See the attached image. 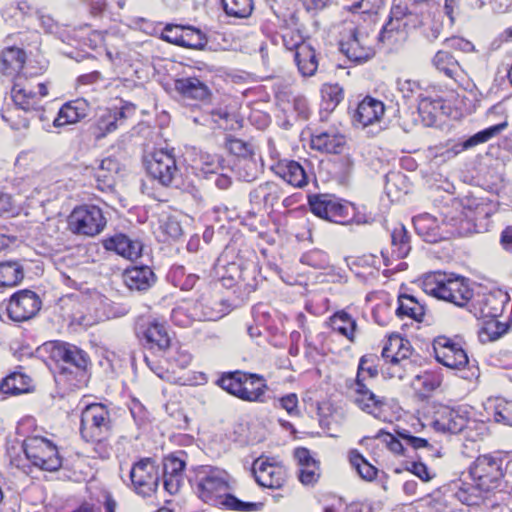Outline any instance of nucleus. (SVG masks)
<instances>
[{
  "label": "nucleus",
  "mask_w": 512,
  "mask_h": 512,
  "mask_svg": "<svg viewBox=\"0 0 512 512\" xmlns=\"http://www.w3.org/2000/svg\"><path fill=\"white\" fill-rule=\"evenodd\" d=\"M122 277L127 288L136 292L148 291L157 281V276L153 269L147 265H132L127 267Z\"/></svg>",
  "instance_id": "20"
},
{
  "label": "nucleus",
  "mask_w": 512,
  "mask_h": 512,
  "mask_svg": "<svg viewBox=\"0 0 512 512\" xmlns=\"http://www.w3.org/2000/svg\"><path fill=\"white\" fill-rule=\"evenodd\" d=\"M345 143V137L334 130L316 131L311 136V147L321 152L339 154Z\"/></svg>",
  "instance_id": "30"
},
{
  "label": "nucleus",
  "mask_w": 512,
  "mask_h": 512,
  "mask_svg": "<svg viewBox=\"0 0 512 512\" xmlns=\"http://www.w3.org/2000/svg\"><path fill=\"white\" fill-rule=\"evenodd\" d=\"M160 230L165 236L163 239L164 242L169 240L175 241L179 239L183 234L180 222L176 217L173 216H169L161 222Z\"/></svg>",
  "instance_id": "58"
},
{
  "label": "nucleus",
  "mask_w": 512,
  "mask_h": 512,
  "mask_svg": "<svg viewBox=\"0 0 512 512\" xmlns=\"http://www.w3.org/2000/svg\"><path fill=\"white\" fill-rule=\"evenodd\" d=\"M433 349L436 360L451 369H461L469 363L465 350L456 342L445 336L434 340Z\"/></svg>",
  "instance_id": "16"
},
{
  "label": "nucleus",
  "mask_w": 512,
  "mask_h": 512,
  "mask_svg": "<svg viewBox=\"0 0 512 512\" xmlns=\"http://www.w3.org/2000/svg\"><path fill=\"white\" fill-rule=\"evenodd\" d=\"M251 378V376H246V372L236 370L227 373H223L222 376L217 380V384L225 391L230 393L231 395L236 396L237 398L255 402L261 400V390L260 388L252 389L244 387L245 381Z\"/></svg>",
  "instance_id": "17"
},
{
  "label": "nucleus",
  "mask_w": 512,
  "mask_h": 512,
  "mask_svg": "<svg viewBox=\"0 0 512 512\" xmlns=\"http://www.w3.org/2000/svg\"><path fill=\"white\" fill-rule=\"evenodd\" d=\"M495 422L512 427V401H499L493 413Z\"/></svg>",
  "instance_id": "62"
},
{
  "label": "nucleus",
  "mask_w": 512,
  "mask_h": 512,
  "mask_svg": "<svg viewBox=\"0 0 512 512\" xmlns=\"http://www.w3.org/2000/svg\"><path fill=\"white\" fill-rule=\"evenodd\" d=\"M329 325L333 331L354 342L357 323L349 313L344 310L335 312L329 318Z\"/></svg>",
  "instance_id": "39"
},
{
  "label": "nucleus",
  "mask_w": 512,
  "mask_h": 512,
  "mask_svg": "<svg viewBox=\"0 0 512 512\" xmlns=\"http://www.w3.org/2000/svg\"><path fill=\"white\" fill-rule=\"evenodd\" d=\"M190 305L197 321H216L225 315L222 303L209 292L201 294Z\"/></svg>",
  "instance_id": "25"
},
{
  "label": "nucleus",
  "mask_w": 512,
  "mask_h": 512,
  "mask_svg": "<svg viewBox=\"0 0 512 512\" xmlns=\"http://www.w3.org/2000/svg\"><path fill=\"white\" fill-rule=\"evenodd\" d=\"M148 175L162 186H171L179 177L180 170L173 151L159 149L144 160Z\"/></svg>",
  "instance_id": "12"
},
{
  "label": "nucleus",
  "mask_w": 512,
  "mask_h": 512,
  "mask_svg": "<svg viewBox=\"0 0 512 512\" xmlns=\"http://www.w3.org/2000/svg\"><path fill=\"white\" fill-rule=\"evenodd\" d=\"M300 261L302 264L316 269H325L329 266V257L327 253L320 249L307 251L301 256Z\"/></svg>",
  "instance_id": "56"
},
{
  "label": "nucleus",
  "mask_w": 512,
  "mask_h": 512,
  "mask_svg": "<svg viewBox=\"0 0 512 512\" xmlns=\"http://www.w3.org/2000/svg\"><path fill=\"white\" fill-rule=\"evenodd\" d=\"M397 89L405 99H410L414 96H417L418 102L420 101V93H425L420 83L411 79H398Z\"/></svg>",
  "instance_id": "61"
},
{
  "label": "nucleus",
  "mask_w": 512,
  "mask_h": 512,
  "mask_svg": "<svg viewBox=\"0 0 512 512\" xmlns=\"http://www.w3.org/2000/svg\"><path fill=\"white\" fill-rule=\"evenodd\" d=\"M385 107L383 102L373 97H365L357 107L354 114V120L361 124L363 127L373 124L375 121L380 120L384 115Z\"/></svg>",
  "instance_id": "32"
},
{
  "label": "nucleus",
  "mask_w": 512,
  "mask_h": 512,
  "mask_svg": "<svg viewBox=\"0 0 512 512\" xmlns=\"http://www.w3.org/2000/svg\"><path fill=\"white\" fill-rule=\"evenodd\" d=\"M294 60L299 73L303 77H311L317 72L319 65L318 53L309 41L300 43L294 53Z\"/></svg>",
  "instance_id": "31"
},
{
  "label": "nucleus",
  "mask_w": 512,
  "mask_h": 512,
  "mask_svg": "<svg viewBox=\"0 0 512 512\" xmlns=\"http://www.w3.org/2000/svg\"><path fill=\"white\" fill-rule=\"evenodd\" d=\"M120 170V163L112 157L104 158L95 169L94 176L101 191H112L115 187V176Z\"/></svg>",
  "instance_id": "35"
},
{
  "label": "nucleus",
  "mask_w": 512,
  "mask_h": 512,
  "mask_svg": "<svg viewBox=\"0 0 512 512\" xmlns=\"http://www.w3.org/2000/svg\"><path fill=\"white\" fill-rule=\"evenodd\" d=\"M350 463L364 480L372 481L377 476V468L370 464L357 451H352L350 453Z\"/></svg>",
  "instance_id": "53"
},
{
  "label": "nucleus",
  "mask_w": 512,
  "mask_h": 512,
  "mask_svg": "<svg viewBox=\"0 0 512 512\" xmlns=\"http://www.w3.org/2000/svg\"><path fill=\"white\" fill-rule=\"evenodd\" d=\"M496 211L497 204L490 199L467 194L450 199L443 211V222L451 226V235L469 236L488 231L489 219Z\"/></svg>",
  "instance_id": "2"
},
{
  "label": "nucleus",
  "mask_w": 512,
  "mask_h": 512,
  "mask_svg": "<svg viewBox=\"0 0 512 512\" xmlns=\"http://www.w3.org/2000/svg\"><path fill=\"white\" fill-rule=\"evenodd\" d=\"M255 481L264 488L280 489L286 482V472L280 465L257 459L252 466Z\"/></svg>",
  "instance_id": "19"
},
{
  "label": "nucleus",
  "mask_w": 512,
  "mask_h": 512,
  "mask_svg": "<svg viewBox=\"0 0 512 512\" xmlns=\"http://www.w3.org/2000/svg\"><path fill=\"white\" fill-rule=\"evenodd\" d=\"M174 89L182 98L188 100L206 102L212 97V91L206 83L195 76L175 79Z\"/></svg>",
  "instance_id": "23"
},
{
  "label": "nucleus",
  "mask_w": 512,
  "mask_h": 512,
  "mask_svg": "<svg viewBox=\"0 0 512 512\" xmlns=\"http://www.w3.org/2000/svg\"><path fill=\"white\" fill-rule=\"evenodd\" d=\"M391 254L397 259L408 256L411 250L410 236L403 224L398 223L391 231Z\"/></svg>",
  "instance_id": "40"
},
{
  "label": "nucleus",
  "mask_w": 512,
  "mask_h": 512,
  "mask_svg": "<svg viewBox=\"0 0 512 512\" xmlns=\"http://www.w3.org/2000/svg\"><path fill=\"white\" fill-rule=\"evenodd\" d=\"M396 315L400 319L408 317L417 322H421L425 315V306L412 295L400 294L398 296Z\"/></svg>",
  "instance_id": "38"
},
{
  "label": "nucleus",
  "mask_w": 512,
  "mask_h": 512,
  "mask_svg": "<svg viewBox=\"0 0 512 512\" xmlns=\"http://www.w3.org/2000/svg\"><path fill=\"white\" fill-rule=\"evenodd\" d=\"M433 66L447 77L456 80L462 72V68L458 60L446 50H439L433 60Z\"/></svg>",
  "instance_id": "42"
},
{
  "label": "nucleus",
  "mask_w": 512,
  "mask_h": 512,
  "mask_svg": "<svg viewBox=\"0 0 512 512\" xmlns=\"http://www.w3.org/2000/svg\"><path fill=\"white\" fill-rule=\"evenodd\" d=\"M238 287L246 294L255 291L259 282V269L257 263L248 261L241 263V272L239 273Z\"/></svg>",
  "instance_id": "45"
},
{
  "label": "nucleus",
  "mask_w": 512,
  "mask_h": 512,
  "mask_svg": "<svg viewBox=\"0 0 512 512\" xmlns=\"http://www.w3.org/2000/svg\"><path fill=\"white\" fill-rule=\"evenodd\" d=\"M181 40V47L195 50L205 49L208 43L206 34L202 32L200 29L195 28L193 26L185 27L183 38H181Z\"/></svg>",
  "instance_id": "51"
},
{
  "label": "nucleus",
  "mask_w": 512,
  "mask_h": 512,
  "mask_svg": "<svg viewBox=\"0 0 512 512\" xmlns=\"http://www.w3.org/2000/svg\"><path fill=\"white\" fill-rule=\"evenodd\" d=\"M449 108L445 100L440 96H432L425 90L420 93L418 102V114L421 117L422 124L426 127H432L436 124L441 115H446Z\"/></svg>",
  "instance_id": "22"
},
{
  "label": "nucleus",
  "mask_w": 512,
  "mask_h": 512,
  "mask_svg": "<svg viewBox=\"0 0 512 512\" xmlns=\"http://www.w3.org/2000/svg\"><path fill=\"white\" fill-rule=\"evenodd\" d=\"M421 286L426 294L457 307L466 306L474 295L466 278L440 271L425 274Z\"/></svg>",
  "instance_id": "4"
},
{
  "label": "nucleus",
  "mask_w": 512,
  "mask_h": 512,
  "mask_svg": "<svg viewBox=\"0 0 512 512\" xmlns=\"http://www.w3.org/2000/svg\"><path fill=\"white\" fill-rule=\"evenodd\" d=\"M282 197V188L272 181L259 184L249 193L250 203L255 207H264L265 209H273Z\"/></svg>",
  "instance_id": "27"
},
{
  "label": "nucleus",
  "mask_w": 512,
  "mask_h": 512,
  "mask_svg": "<svg viewBox=\"0 0 512 512\" xmlns=\"http://www.w3.org/2000/svg\"><path fill=\"white\" fill-rule=\"evenodd\" d=\"M508 126L507 121H503L499 124L485 128L467 139L454 143L450 148L446 150V153L452 156H456L459 153L471 149L479 144L489 141L491 138L500 134Z\"/></svg>",
  "instance_id": "29"
},
{
  "label": "nucleus",
  "mask_w": 512,
  "mask_h": 512,
  "mask_svg": "<svg viewBox=\"0 0 512 512\" xmlns=\"http://www.w3.org/2000/svg\"><path fill=\"white\" fill-rule=\"evenodd\" d=\"M339 49L350 61L364 63L375 55L373 40L362 28L351 26L345 29L339 41Z\"/></svg>",
  "instance_id": "8"
},
{
  "label": "nucleus",
  "mask_w": 512,
  "mask_h": 512,
  "mask_svg": "<svg viewBox=\"0 0 512 512\" xmlns=\"http://www.w3.org/2000/svg\"><path fill=\"white\" fill-rule=\"evenodd\" d=\"M326 109H334L343 99V91L338 85H329L322 90Z\"/></svg>",
  "instance_id": "64"
},
{
  "label": "nucleus",
  "mask_w": 512,
  "mask_h": 512,
  "mask_svg": "<svg viewBox=\"0 0 512 512\" xmlns=\"http://www.w3.org/2000/svg\"><path fill=\"white\" fill-rule=\"evenodd\" d=\"M510 301L507 293L502 291L490 292L482 297L481 300L473 304L474 315L477 318H497L501 316L504 307Z\"/></svg>",
  "instance_id": "24"
},
{
  "label": "nucleus",
  "mask_w": 512,
  "mask_h": 512,
  "mask_svg": "<svg viewBox=\"0 0 512 512\" xmlns=\"http://www.w3.org/2000/svg\"><path fill=\"white\" fill-rule=\"evenodd\" d=\"M389 346L396 348L395 356H393V367H401L405 369L411 365L409 357L411 356V345L407 339H404L398 335L389 337Z\"/></svg>",
  "instance_id": "46"
},
{
  "label": "nucleus",
  "mask_w": 512,
  "mask_h": 512,
  "mask_svg": "<svg viewBox=\"0 0 512 512\" xmlns=\"http://www.w3.org/2000/svg\"><path fill=\"white\" fill-rule=\"evenodd\" d=\"M136 109L135 104L128 101H121V106H114L103 110L94 124L95 139L101 140L108 134L116 131L126 119L135 114Z\"/></svg>",
  "instance_id": "15"
},
{
  "label": "nucleus",
  "mask_w": 512,
  "mask_h": 512,
  "mask_svg": "<svg viewBox=\"0 0 512 512\" xmlns=\"http://www.w3.org/2000/svg\"><path fill=\"white\" fill-rule=\"evenodd\" d=\"M430 413L432 427L443 433L458 434L464 430L469 420V411L463 406L450 407L434 403Z\"/></svg>",
  "instance_id": "11"
},
{
  "label": "nucleus",
  "mask_w": 512,
  "mask_h": 512,
  "mask_svg": "<svg viewBox=\"0 0 512 512\" xmlns=\"http://www.w3.org/2000/svg\"><path fill=\"white\" fill-rule=\"evenodd\" d=\"M229 474L218 467L202 465L195 469L189 482L198 497L213 506H220L227 510L250 512L260 511L264 507L262 502H246L229 493L232 486L229 483Z\"/></svg>",
  "instance_id": "1"
},
{
  "label": "nucleus",
  "mask_w": 512,
  "mask_h": 512,
  "mask_svg": "<svg viewBox=\"0 0 512 512\" xmlns=\"http://www.w3.org/2000/svg\"><path fill=\"white\" fill-rule=\"evenodd\" d=\"M225 13L230 17L247 18L251 15L253 0H222Z\"/></svg>",
  "instance_id": "50"
},
{
  "label": "nucleus",
  "mask_w": 512,
  "mask_h": 512,
  "mask_svg": "<svg viewBox=\"0 0 512 512\" xmlns=\"http://www.w3.org/2000/svg\"><path fill=\"white\" fill-rule=\"evenodd\" d=\"M379 358L375 354L363 355L359 360L356 380L357 382H366L368 378L374 379L378 376Z\"/></svg>",
  "instance_id": "49"
},
{
  "label": "nucleus",
  "mask_w": 512,
  "mask_h": 512,
  "mask_svg": "<svg viewBox=\"0 0 512 512\" xmlns=\"http://www.w3.org/2000/svg\"><path fill=\"white\" fill-rule=\"evenodd\" d=\"M224 159L216 154L203 153L200 155V174L208 178L210 175L223 171Z\"/></svg>",
  "instance_id": "52"
},
{
  "label": "nucleus",
  "mask_w": 512,
  "mask_h": 512,
  "mask_svg": "<svg viewBox=\"0 0 512 512\" xmlns=\"http://www.w3.org/2000/svg\"><path fill=\"white\" fill-rule=\"evenodd\" d=\"M241 272V263L232 262L225 268L223 274L220 276L222 286L226 288L238 287V281Z\"/></svg>",
  "instance_id": "59"
},
{
  "label": "nucleus",
  "mask_w": 512,
  "mask_h": 512,
  "mask_svg": "<svg viewBox=\"0 0 512 512\" xmlns=\"http://www.w3.org/2000/svg\"><path fill=\"white\" fill-rule=\"evenodd\" d=\"M193 314L190 302H183L173 308L171 312V320L179 327H188L194 321H197Z\"/></svg>",
  "instance_id": "54"
},
{
  "label": "nucleus",
  "mask_w": 512,
  "mask_h": 512,
  "mask_svg": "<svg viewBox=\"0 0 512 512\" xmlns=\"http://www.w3.org/2000/svg\"><path fill=\"white\" fill-rule=\"evenodd\" d=\"M26 62V52L15 46L6 47L0 53V71L6 76H18Z\"/></svg>",
  "instance_id": "34"
},
{
  "label": "nucleus",
  "mask_w": 512,
  "mask_h": 512,
  "mask_svg": "<svg viewBox=\"0 0 512 512\" xmlns=\"http://www.w3.org/2000/svg\"><path fill=\"white\" fill-rule=\"evenodd\" d=\"M23 450L32 465L41 470L54 472L62 466V458L57 447L45 438L32 437L25 440Z\"/></svg>",
  "instance_id": "9"
},
{
  "label": "nucleus",
  "mask_w": 512,
  "mask_h": 512,
  "mask_svg": "<svg viewBox=\"0 0 512 512\" xmlns=\"http://www.w3.org/2000/svg\"><path fill=\"white\" fill-rule=\"evenodd\" d=\"M11 97L14 104L24 111L37 110L39 107L36 92L18 82L11 89Z\"/></svg>",
  "instance_id": "41"
},
{
  "label": "nucleus",
  "mask_w": 512,
  "mask_h": 512,
  "mask_svg": "<svg viewBox=\"0 0 512 512\" xmlns=\"http://www.w3.org/2000/svg\"><path fill=\"white\" fill-rule=\"evenodd\" d=\"M226 148L238 159L254 156L252 145L242 139L229 137L226 141Z\"/></svg>",
  "instance_id": "57"
},
{
  "label": "nucleus",
  "mask_w": 512,
  "mask_h": 512,
  "mask_svg": "<svg viewBox=\"0 0 512 512\" xmlns=\"http://www.w3.org/2000/svg\"><path fill=\"white\" fill-rule=\"evenodd\" d=\"M51 356L55 361L79 370H85L90 363V358L84 350L67 342H55L51 349Z\"/></svg>",
  "instance_id": "21"
},
{
  "label": "nucleus",
  "mask_w": 512,
  "mask_h": 512,
  "mask_svg": "<svg viewBox=\"0 0 512 512\" xmlns=\"http://www.w3.org/2000/svg\"><path fill=\"white\" fill-rule=\"evenodd\" d=\"M355 385V403L358 407L368 413H374L376 409L379 410L383 401L368 388L367 384L355 381Z\"/></svg>",
  "instance_id": "43"
},
{
  "label": "nucleus",
  "mask_w": 512,
  "mask_h": 512,
  "mask_svg": "<svg viewBox=\"0 0 512 512\" xmlns=\"http://www.w3.org/2000/svg\"><path fill=\"white\" fill-rule=\"evenodd\" d=\"M24 278L23 267L17 261L0 262V288H11Z\"/></svg>",
  "instance_id": "44"
},
{
  "label": "nucleus",
  "mask_w": 512,
  "mask_h": 512,
  "mask_svg": "<svg viewBox=\"0 0 512 512\" xmlns=\"http://www.w3.org/2000/svg\"><path fill=\"white\" fill-rule=\"evenodd\" d=\"M5 306L9 319L14 322H23L37 315L42 301L34 291L23 289L12 294Z\"/></svg>",
  "instance_id": "14"
},
{
  "label": "nucleus",
  "mask_w": 512,
  "mask_h": 512,
  "mask_svg": "<svg viewBox=\"0 0 512 512\" xmlns=\"http://www.w3.org/2000/svg\"><path fill=\"white\" fill-rule=\"evenodd\" d=\"M107 223L102 210L96 205H81L73 209L68 217V227L74 234L95 236L103 231Z\"/></svg>",
  "instance_id": "10"
},
{
  "label": "nucleus",
  "mask_w": 512,
  "mask_h": 512,
  "mask_svg": "<svg viewBox=\"0 0 512 512\" xmlns=\"http://www.w3.org/2000/svg\"><path fill=\"white\" fill-rule=\"evenodd\" d=\"M308 204L311 212L319 218L342 225L350 223L353 205L334 194L309 195Z\"/></svg>",
  "instance_id": "6"
},
{
  "label": "nucleus",
  "mask_w": 512,
  "mask_h": 512,
  "mask_svg": "<svg viewBox=\"0 0 512 512\" xmlns=\"http://www.w3.org/2000/svg\"><path fill=\"white\" fill-rule=\"evenodd\" d=\"M31 390V378L20 371H14L0 381V392L5 395L16 396Z\"/></svg>",
  "instance_id": "37"
},
{
  "label": "nucleus",
  "mask_w": 512,
  "mask_h": 512,
  "mask_svg": "<svg viewBox=\"0 0 512 512\" xmlns=\"http://www.w3.org/2000/svg\"><path fill=\"white\" fill-rule=\"evenodd\" d=\"M447 208L444 207L441 211V216L443 217V211ZM442 226L439 224V221L434 216L423 213L413 217V225L416 233L426 242L428 243H436L442 239H446L451 237L452 235L449 233L451 230L450 225H446L441 220Z\"/></svg>",
  "instance_id": "18"
},
{
  "label": "nucleus",
  "mask_w": 512,
  "mask_h": 512,
  "mask_svg": "<svg viewBox=\"0 0 512 512\" xmlns=\"http://www.w3.org/2000/svg\"><path fill=\"white\" fill-rule=\"evenodd\" d=\"M510 322H500L496 318L484 322L479 330V338L482 342H491L499 339L510 329Z\"/></svg>",
  "instance_id": "48"
},
{
  "label": "nucleus",
  "mask_w": 512,
  "mask_h": 512,
  "mask_svg": "<svg viewBox=\"0 0 512 512\" xmlns=\"http://www.w3.org/2000/svg\"><path fill=\"white\" fill-rule=\"evenodd\" d=\"M240 179L246 182L255 180L259 173V166L254 156L238 159L235 164Z\"/></svg>",
  "instance_id": "55"
},
{
  "label": "nucleus",
  "mask_w": 512,
  "mask_h": 512,
  "mask_svg": "<svg viewBox=\"0 0 512 512\" xmlns=\"http://www.w3.org/2000/svg\"><path fill=\"white\" fill-rule=\"evenodd\" d=\"M104 247L131 261L139 258L143 250V244L140 240L132 239L123 233L105 239Z\"/></svg>",
  "instance_id": "26"
},
{
  "label": "nucleus",
  "mask_w": 512,
  "mask_h": 512,
  "mask_svg": "<svg viewBox=\"0 0 512 512\" xmlns=\"http://www.w3.org/2000/svg\"><path fill=\"white\" fill-rule=\"evenodd\" d=\"M469 475L485 492L505 487L506 476L512 475V451H494L482 454L469 466Z\"/></svg>",
  "instance_id": "3"
},
{
  "label": "nucleus",
  "mask_w": 512,
  "mask_h": 512,
  "mask_svg": "<svg viewBox=\"0 0 512 512\" xmlns=\"http://www.w3.org/2000/svg\"><path fill=\"white\" fill-rule=\"evenodd\" d=\"M112 431L113 421L106 405L93 403L83 409L80 419V435L83 440L111 437Z\"/></svg>",
  "instance_id": "7"
},
{
  "label": "nucleus",
  "mask_w": 512,
  "mask_h": 512,
  "mask_svg": "<svg viewBox=\"0 0 512 512\" xmlns=\"http://www.w3.org/2000/svg\"><path fill=\"white\" fill-rule=\"evenodd\" d=\"M135 334L143 348L156 357H163L171 347L167 325L154 317L141 316L135 323Z\"/></svg>",
  "instance_id": "5"
},
{
  "label": "nucleus",
  "mask_w": 512,
  "mask_h": 512,
  "mask_svg": "<svg viewBox=\"0 0 512 512\" xmlns=\"http://www.w3.org/2000/svg\"><path fill=\"white\" fill-rule=\"evenodd\" d=\"M271 169L275 175L293 187L302 188L308 184L306 170L295 160H281Z\"/></svg>",
  "instance_id": "28"
},
{
  "label": "nucleus",
  "mask_w": 512,
  "mask_h": 512,
  "mask_svg": "<svg viewBox=\"0 0 512 512\" xmlns=\"http://www.w3.org/2000/svg\"><path fill=\"white\" fill-rule=\"evenodd\" d=\"M410 15L411 13L408 11L406 5L398 4L392 6L390 19L381 29L378 37L379 40L381 42H392L394 34L398 33L402 27L407 26V22L404 21V19Z\"/></svg>",
  "instance_id": "36"
},
{
  "label": "nucleus",
  "mask_w": 512,
  "mask_h": 512,
  "mask_svg": "<svg viewBox=\"0 0 512 512\" xmlns=\"http://www.w3.org/2000/svg\"><path fill=\"white\" fill-rule=\"evenodd\" d=\"M88 105L86 101L77 99L62 105L56 118L53 120L54 127H63L74 124L87 116Z\"/></svg>",
  "instance_id": "33"
},
{
  "label": "nucleus",
  "mask_w": 512,
  "mask_h": 512,
  "mask_svg": "<svg viewBox=\"0 0 512 512\" xmlns=\"http://www.w3.org/2000/svg\"><path fill=\"white\" fill-rule=\"evenodd\" d=\"M132 489L143 498L151 497L157 490L160 475L152 458H141L135 462L129 473Z\"/></svg>",
  "instance_id": "13"
},
{
  "label": "nucleus",
  "mask_w": 512,
  "mask_h": 512,
  "mask_svg": "<svg viewBox=\"0 0 512 512\" xmlns=\"http://www.w3.org/2000/svg\"><path fill=\"white\" fill-rule=\"evenodd\" d=\"M455 497L463 504L472 506L478 505L482 499V492L484 490L480 489L477 483L469 484L465 482H461L459 484H455Z\"/></svg>",
  "instance_id": "47"
},
{
  "label": "nucleus",
  "mask_w": 512,
  "mask_h": 512,
  "mask_svg": "<svg viewBox=\"0 0 512 512\" xmlns=\"http://www.w3.org/2000/svg\"><path fill=\"white\" fill-rule=\"evenodd\" d=\"M186 463L185 460L170 454L163 459V475L183 476Z\"/></svg>",
  "instance_id": "60"
},
{
  "label": "nucleus",
  "mask_w": 512,
  "mask_h": 512,
  "mask_svg": "<svg viewBox=\"0 0 512 512\" xmlns=\"http://www.w3.org/2000/svg\"><path fill=\"white\" fill-rule=\"evenodd\" d=\"M129 410L139 428L147 425L149 422V412L138 399L133 398L131 400Z\"/></svg>",
  "instance_id": "63"
}]
</instances>
